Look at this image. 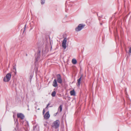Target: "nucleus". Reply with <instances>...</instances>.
I'll return each instance as SVG.
<instances>
[{
	"instance_id": "nucleus-12",
	"label": "nucleus",
	"mask_w": 131,
	"mask_h": 131,
	"mask_svg": "<svg viewBox=\"0 0 131 131\" xmlns=\"http://www.w3.org/2000/svg\"><path fill=\"white\" fill-rule=\"evenodd\" d=\"M72 62L73 64H75L77 63V61L75 59H73L72 60Z\"/></svg>"
},
{
	"instance_id": "nucleus-21",
	"label": "nucleus",
	"mask_w": 131,
	"mask_h": 131,
	"mask_svg": "<svg viewBox=\"0 0 131 131\" xmlns=\"http://www.w3.org/2000/svg\"><path fill=\"white\" fill-rule=\"evenodd\" d=\"M40 51H39L38 52V55H40Z\"/></svg>"
},
{
	"instance_id": "nucleus-5",
	"label": "nucleus",
	"mask_w": 131,
	"mask_h": 131,
	"mask_svg": "<svg viewBox=\"0 0 131 131\" xmlns=\"http://www.w3.org/2000/svg\"><path fill=\"white\" fill-rule=\"evenodd\" d=\"M67 42V39L66 38H64L62 43V46L64 48V49H65L66 48V43Z\"/></svg>"
},
{
	"instance_id": "nucleus-8",
	"label": "nucleus",
	"mask_w": 131,
	"mask_h": 131,
	"mask_svg": "<svg viewBox=\"0 0 131 131\" xmlns=\"http://www.w3.org/2000/svg\"><path fill=\"white\" fill-rule=\"evenodd\" d=\"M53 86L55 87H56L58 86V84L57 81L55 79L53 82L52 84Z\"/></svg>"
},
{
	"instance_id": "nucleus-3",
	"label": "nucleus",
	"mask_w": 131,
	"mask_h": 131,
	"mask_svg": "<svg viewBox=\"0 0 131 131\" xmlns=\"http://www.w3.org/2000/svg\"><path fill=\"white\" fill-rule=\"evenodd\" d=\"M85 26V25L83 24H79L78 27L75 28V30L76 31H79L84 28Z\"/></svg>"
},
{
	"instance_id": "nucleus-19",
	"label": "nucleus",
	"mask_w": 131,
	"mask_h": 131,
	"mask_svg": "<svg viewBox=\"0 0 131 131\" xmlns=\"http://www.w3.org/2000/svg\"><path fill=\"white\" fill-rule=\"evenodd\" d=\"M13 69L14 70H15V71L16 70V67L15 66H14L13 67Z\"/></svg>"
},
{
	"instance_id": "nucleus-24",
	"label": "nucleus",
	"mask_w": 131,
	"mask_h": 131,
	"mask_svg": "<svg viewBox=\"0 0 131 131\" xmlns=\"http://www.w3.org/2000/svg\"><path fill=\"white\" fill-rule=\"evenodd\" d=\"M48 108V106L47 105V107H46V108Z\"/></svg>"
},
{
	"instance_id": "nucleus-4",
	"label": "nucleus",
	"mask_w": 131,
	"mask_h": 131,
	"mask_svg": "<svg viewBox=\"0 0 131 131\" xmlns=\"http://www.w3.org/2000/svg\"><path fill=\"white\" fill-rule=\"evenodd\" d=\"M57 80L58 82L61 84L62 82V80L61 78V76L60 74H58L57 75Z\"/></svg>"
},
{
	"instance_id": "nucleus-15",
	"label": "nucleus",
	"mask_w": 131,
	"mask_h": 131,
	"mask_svg": "<svg viewBox=\"0 0 131 131\" xmlns=\"http://www.w3.org/2000/svg\"><path fill=\"white\" fill-rule=\"evenodd\" d=\"M41 3L42 4H44L45 2V0H41Z\"/></svg>"
},
{
	"instance_id": "nucleus-16",
	"label": "nucleus",
	"mask_w": 131,
	"mask_h": 131,
	"mask_svg": "<svg viewBox=\"0 0 131 131\" xmlns=\"http://www.w3.org/2000/svg\"><path fill=\"white\" fill-rule=\"evenodd\" d=\"M129 53H131V47L129 49Z\"/></svg>"
},
{
	"instance_id": "nucleus-13",
	"label": "nucleus",
	"mask_w": 131,
	"mask_h": 131,
	"mask_svg": "<svg viewBox=\"0 0 131 131\" xmlns=\"http://www.w3.org/2000/svg\"><path fill=\"white\" fill-rule=\"evenodd\" d=\"M56 92L54 91L51 94V95L52 97H54L56 95Z\"/></svg>"
},
{
	"instance_id": "nucleus-7",
	"label": "nucleus",
	"mask_w": 131,
	"mask_h": 131,
	"mask_svg": "<svg viewBox=\"0 0 131 131\" xmlns=\"http://www.w3.org/2000/svg\"><path fill=\"white\" fill-rule=\"evenodd\" d=\"M45 118L46 119H48L50 117V115L49 114V112H47L44 116Z\"/></svg>"
},
{
	"instance_id": "nucleus-9",
	"label": "nucleus",
	"mask_w": 131,
	"mask_h": 131,
	"mask_svg": "<svg viewBox=\"0 0 131 131\" xmlns=\"http://www.w3.org/2000/svg\"><path fill=\"white\" fill-rule=\"evenodd\" d=\"M62 105H61L59 107H58V112H57L56 114H58V112L59 111V112H61L62 110Z\"/></svg>"
},
{
	"instance_id": "nucleus-17",
	"label": "nucleus",
	"mask_w": 131,
	"mask_h": 131,
	"mask_svg": "<svg viewBox=\"0 0 131 131\" xmlns=\"http://www.w3.org/2000/svg\"><path fill=\"white\" fill-rule=\"evenodd\" d=\"M32 77H33V75H32L31 74V75H30V80L32 78Z\"/></svg>"
},
{
	"instance_id": "nucleus-14",
	"label": "nucleus",
	"mask_w": 131,
	"mask_h": 131,
	"mask_svg": "<svg viewBox=\"0 0 131 131\" xmlns=\"http://www.w3.org/2000/svg\"><path fill=\"white\" fill-rule=\"evenodd\" d=\"M38 55V56L36 58V61H38L39 59L40 58V55Z\"/></svg>"
},
{
	"instance_id": "nucleus-27",
	"label": "nucleus",
	"mask_w": 131,
	"mask_h": 131,
	"mask_svg": "<svg viewBox=\"0 0 131 131\" xmlns=\"http://www.w3.org/2000/svg\"><path fill=\"white\" fill-rule=\"evenodd\" d=\"M13 117H14V115L13 116Z\"/></svg>"
},
{
	"instance_id": "nucleus-1",
	"label": "nucleus",
	"mask_w": 131,
	"mask_h": 131,
	"mask_svg": "<svg viewBox=\"0 0 131 131\" xmlns=\"http://www.w3.org/2000/svg\"><path fill=\"white\" fill-rule=\"evenodd\" d=\"M60 124V122L59 120H56L53 122L52 125L51 127L55 129H57L59 128Z\"/></svg>"
},
{
	"instance_id": "nucleus-25",
	"label": "nucleus",
	"mask_w": 131,
	"mask_h": 131,
	"mask_svg": "<svg viewBox=\"0 0 131 131\" xmlns=\"http://www.w3.org/2000/svg\"><path fill=\"white\" fill-rule=\"evenodd\" d=\"M66 12H67V11L66 10Z\"/></svg>"
},
{
	"instance_id": "nucleus-22",
	"label": "nucleus",
	"mask_w": 131,
	"mask_h": 131,
	"mask_svg": "<svg viewBox=\"0 0 131 131\" xmlns=\"http://www.w3.org/2000/svg\"><path fill=\"white\" fill-rule=\"evenodd\" d=\"M50 105V103H48V104L47 105V106H48Z\"/></svg>"
},
{
	"instance_id": "nucleus-26",
	"label": "nucleus",
	"mask_w": 131,
	"mask_h": 131,
	"mask_svg": "<svg viewBox=\"0 0 131 131\" xmlns=\"http://www.w3.org/2000/svg\"><path fill=\"white\" fill-rule=\"evenodd\" d=\"M13 117H14V115L13 116Z\"/></svg>"
},
{
	"instance_id": "nucleus-2",
	"label": "nucleus",
	"mask_w": 131,
	"mask_h": 131,
	"mask_svg": "<svg viewBox=\"0 0 131 131\" xmlns=\"http://www.w3.org/2000/svg\"><path fill=\"white\" fill-rule=\"evenodd\" d=\"M11 77V74L10 73L7 74L4 78V81L5 82H9L10 79Z\"/></svg>"
},
{
	"instance_id": "nucleus-11",
	"label": "nucleus",
	"mask_w": 131,
	"mask_h": 131,
	"mask_svg": "<svg viewBox=\"0 0 131 131\" xmlns=\"http://www.w3.org/2000/svg\"><path fill=\"white\" fill-rule=\"evenodd\" d=\"M70 94L71 95L75 96V92L74 90L70 91Z\"/></svg>"
},
{
	"instance_id": "nucleus-20",
	"label": "nucleus",
	"mask_w": 131,
	"mask_h": 131,
	"mask_svg": "<svg viewBox=\"0 0 131 131\" xmlns=\"http://www.w3.org/2000/svg\"><path fill=\"white\" fill-rule=\"evenodd\" d=\"M45 112V110L44 109L43 111V112H42L43 114H44Z\"/></svg>"
},
{
	"instance_id": "nucleus-10",
	"label": "nucleus",
	"mask_w": 131,
	"mask_h": 131,
	"mask_svg": "<svg viewBox=\"0 0 131 131\" xmlns=\"http://www.w3.org/2000/svg\"><path fill=\"white\" fill-rule=\"evenodd\" d=\"M82 77V75L80 77V78L79 79H78L77 80L78 83H77V85L78 86H79L80 85V84L81 83V79Z\"/></svg>"
},
{
	"instance_id": "nucleus-23",
	"label": "nucleus",
	"mask_w": 131,
	"mask_h": 131,
	"mask_svg": "<svg viewBox=\"0 0 131 131\" xmlns=\"http://www.w3.org/2000/svg\"><path fill=\"white\" fill-rule=\"evenodd\" d=\"M50 105V103H48V104L47 105V106H48Z\"/></svg>"
},
{
	"instance_id": "nucleus-18",
	"label": "nucleus",
	"mask_w": 131,
	"mask_h": 131,
	"mask_svg": "<svg viewBox=\"0 0 131 131\" xmlns=\"http://www.w3.org/2000/svg\"><path fill=\"white\" fill-rule=\"evenodd\" d=\"M26 24L25 26V27H24V31H25V30L26 29Z\"/></svg>"
},
{
	"instance_id": "nucleus-6",
	"label": "nucleus",
	"mask_w": 131,
	"mask_h": 131,
	"mask_svg": "<svg viewBox=\"0 0 131 131\" xmlns=\"http://www.w3.org/2000/svg\"><path fill=\"white\" fill-rule=\"evenodd\" d=\"M17 116L18 118H20L21 119H23L25 117L24 115L21 113H18Z\"/></svg>"
}]
</instances>
